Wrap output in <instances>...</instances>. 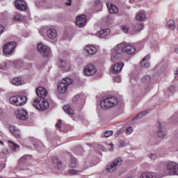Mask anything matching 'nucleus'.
<instances>
[{
    "label": "nucleus",
    "instance_id": "obj_31",
    "mask_svg": "<svg viewBox=\"0 0 178 178\" xmlns=\"http://www.w3.org/2000/svg\"><path fill=\"white\" fill-rule=\"evenodd\" d=\"M148 113L147 111H142L141 113H140L139 114H138L136 115V117L132 119V120H137L138 119H142V118H144V116H146V115Z\"/></svg>",
    "mask_w": 178,
    "mask_h": 178
},
{
    "label": "nucleus",
    "instance_id": "obj_41",
    "mask_svg": "<svg viewBox=\"0 0 178 178\" xmlns=\"http://www.w3.org/2000/svg\"><path fill=\"white\" fill-rule=\"evenodd\" d=\"M80 99V95H76L72 98V102L76 104Z\"/></svg>",
    "mask_w": 178,
    "mask_h": 178
},
{
    "label": "nucleus",
    "instance_id": "obj_51",
    "mask_svg": "<svg viewBox=\"0 0 178 178\" xmlns=\"http://www.w3.org/2000/svg\"><path fill=\"white\" fill-rule=\"evenodd\" d=\"M97 148H99V149H101V151H105V147L102 145H97Z\"/></svg>",
    "mask_w": 178,
    "mask_h": 178
},
{
    "label": "nucleus",
    "instance_id": "obj_7",
    "mask_svg": "<svg viewBox=\"0 0 178 178\" xmlns=\"http://www.w3.org/2000/svg\"><path fill=\"white\" fill-rule=\"evenodd\" d=\"M38 50L43 55L44 58L51 56V49L42 43H39L38 44Z\"/></svg>",
    "mask_w": 178,
    "mask_h": 178
},
{
    "label": "nucleus",
    "instance_id": "obj_32",
    "mask_svg": "<svg viewBox=\"0 0 178 178\" xmlns=\"http://www.w3.org/2000/svg\"><path fill=\"white\" fill-rule=\"evenodd\" d=\"M69 166L72 168H76L77 166V160H76L74 157L71 158L70 161Z\"/></svg>",
    "mask_w": 178,
    "mask_h": 178
},
{
    "label": "nucleus",
    "instance_id": "obj_25",
    "mask_svg": "<svg viewBox=\"0 0 178 178\" xmlns=\"http://www.w3.org/2000/svg\"><path fill=\"white\" fill-rule=\"evenodd\" d=\"M86 51L89 54V55H94V54H97V48L92 45L86 46Z\"/></svg>",
    "mask_w": 178,
    "mask_h": 178
},
{
    "label": "nucleus",
    "instance_id": "obj_13",
    "mask_svg": "<svg viewBox=\"0 0 178 178\" xmlns=\"http://www.w3.org/2000/svg\"><path fill=\"white\" fill-rule=\"evenodd\" d=\"M87 23V17L86 15H81L76 17V26L84 27Z\"/></svg>",
    "mask_w": 178,
    "mask_h": 178
},
{
    "label": "nucleus",
    "instance_id": "obj_6",
    "mask_svg": "<svg viewBox=\"0 0 178 178\" xmlns=\"http://www.w3.org/2000/svg\"><path fill=\"white\" fill-rule=\"evenodd\" d=\"M123 163V160L122 159L118 158L115 159L113 161L109 163L106 168V172H108V173H112L113 172H115L120 165Z\"/></svg>",
    "mask_w": 178,
    "mask_h": 178
},
{
    "label": "nucleus",
    "instance_id": "obj_15",
    "mask_svg": "<svg viewBox=\"0 0 178 178\" xmlns=\"http://www.w3.org/2000/svg\"><path fill=\"white\" fill-rule=\"evenodd\" d=\"M9 131L15 137V138H22V133L20 130L17 129L16 127L10 125L9 127Z\"/></svg>",
    "mask_w": 178,
    "mask_h": 178
},
{
    "label": "nucleus",
    "instance_id": "obj_26",
    "mask_svg": "<svg viewBox=\"0 0 178 178\" xmlns=\"http://www.w3.org/2000/svg\"><path fill=\"white\" fill-rule=\"evenodd\" d=\"M8 143L9 147L13 151H19V149H20V147L19 146V145H17L12 141L8 140Z\"/></svg>",
    "mask_w": 178,
    "mask_h": 178
},
{
    "label": "nucleus",
    "instance_id": "obj_9",
    "mask_svg": "<svg viewBox=\"0 0 178 178\" xmlns=\"http://www.w3.org/2000/svg\"><path fill=\"white\" fill-rule=\"evenodd\" d=\"M16 118L19 120H27L29 119V113L24 109H19L15 111Z\"/></svg>",
    "mask_w": 178,
    "mask_h": 178
},
{
    "label": "nucleus",
    "instance_id": "obj_5",
    "mask_svg": "<svg viewBox=\"0 0 178 178\" xmlns=\"http://www.w3.org/2000/svg\"><path fill=\"white\" fill-rule=\"evenodd\" d=\"M73 83V80L70 78H65L58 85V91L60 94H65L67 91L69 86Z\"/></svg>",
    "mask_w": 178,
    "mask_h": 178
},
{
    "label": "nucleus",
    "instance_id": "obj_42",
    "mask_svg": "<svg viewBox=\"0 0 178 178\" xmlns=\"http://www.w3.org/2000/svg\"><path fill=\"white\" fill-rule=\"evenodd\" d=\"M122 30L124 31V33H129V26H126V25H122L121 26Z\"/></svg>",
    "mask_w": 178,
    "mask_h": 178
},
{
    "label": "nucleus",
    "instance_id": "obj_20",
    "mask_svg": "<svg viewBox=\"0 0 178 178\" xmlns=\"http://www.w3.org/2000/svg\"><path fill=\"white\" fill-rule=\"evenodd\" d=\"M11 83L13 86H16L17 87H19V86H23L24 84V79L23 78L18 76V77H14L12 79Z\"/></svg>",
    "mask_w": 178,
    "mask_h": 178
},
{
    "label": "nucleus",
    "instance_id": "obj_37",
    "mask_svg": "<svg viewBox=\"0 0 178 178\" xmlns=\"http://www.w3.org/2000/svg\"><path fill=\"white\" fill-rule=\"evenodd\" d=\"M52 161L56 165H62V161H59V159H58L56 156L53 157Z\"/></svg>",
    "mask_w": 178,
    "mask_h": 178
},
{
    "label": "nucleus",
    "instance_id": "obj_35",
    "mask_svg": "<svg viewBox=\"0 0 178 178\" xmlns=\"http://www.w3.org/2000/svg\"><path fill=\"white\" fill-rule=\"evenodd\" d=\"M165 134H165V132L162 131V128L161 127H159V131L157 133L158 136L160 137V138H163Z\"/></svg>",
    "mask_w": 178,
    "mask_h": 178
},
{
    "label": "nucleus",
    "instance_id": "obj_48",
    "mask_svg": "<svg viewBox=\"0 0 178 178\" xmlns=\"http://www.w3.org/2000/svg\"><path fill=\"white\" fill-rule=\"evenodd\" d=\"M113 80H114V81H115V83H120V81H121V79H120V76H115L113 79Z\"/></svg>",
    "mask_w": 178,
    "mask_h": 178
},
{
    "label": "nucleus",
    "instance_id": "obj_61",
    "mask_svg": "<svg viewBox=\"0 0 178 178\" xmlns=\"http://www.w3.org/2000/svg\"><path fill=\"white\" fill-rule=\"evenodd\" d=\"M0 178H2V177H0Z\"/></svg>",
    "mask_w": 178,
    "mask_h": 178
},
{
    "label": "nucleus",
    "instance_id": "obj_59",
    "mask_svg": "<svg viewBox=\"0 0 178 178\" xmlns=\"http://www.w3.org/2000/svg\"><path fill=\"white\" fill-rule=\"evenodd\" d=\"M0 115H3V110L0 108Z\"/></svg>",
    "mask_w": 178,
    "mask_h": 178
},
{
    "label": "nucleus",
    "instance_id": "obj_19",
    "mask_svg": "<svg viewBox=\"0 0 178 178\" xmlns=\"http://www.w3.org/2000/svg\"><path fill=\"white\" fill-rule=\"evenodd\" d=\"M47 34L50 40H56L58 38V32L56 31V29H54L47 30Z\"/></svg>",
    "mask_w": 178,
    "mask_h": 178
},
{
    "label": "nucleus",
    "instance_id": "obj_10",
    "mask_svg": "<svg viewBox=\"0 0 178 178\" xmlns=\"http://www.w3.org/2000/svg\"><path fill=\"white\" fill-rule=\"evenodd\" d=\"M83 73L85 76H94L97 73V68L94 65L89 64L84 68Z\"/></svg>",
    "mask_w": 178,
    "mask_h": 178
},
{
    "label": "nucleus",
    "instance_id": "obj_44",
    "mask_svg": "<svg viewBox=\"0 0 178 178\" xmlns=\"http://www.w3.org/2000/svg\"><path fill=\"white\" fill-rule=\"evenodd\" d=\"M150 58V55H147L142 59L141 62H147V60H149Z\"/></svg>",
    "mask_w": 178,
    "mask_h": 178
},
{
    "label": "nucleus",
    "instance_id": "obj_52",
    "mask_svg": "<svg viewBox=\"0 0 178 178\" xmlns=\"http://www.w3.org/2000/svg\"><path fill=\"white\" fill-rule=\"evenodd\" d=\"M3 30H5V27L0 24V35L3 33Z\"/></svg>",
    "mask_w": 178,
    "mask_h": 178
},
{
    "label": "nucleus",
    "instance_id": "obj_22",
    "mask_svg": "<svg viewBox=\"0 0 178 178\" xmlns=\"http://www.w3.org/2000/svg\"><path fill=\"white\" fill-rule=\"evenodd\" d=\"M123 66H124V64L123 63H118L115 64L113 67V73H114V74H118V73H120V72H122V70L123 69Z\"/></svg>",
    "mask_w": 178,
    "mask_h": 178
},
{
    "label": "nucleus",
    "instance_id": "obj_34",
    "mask_svg": "<svg viewBox=\"0 0 178 178\" xmlns=\"http://www.w3.org/2000/svg\"><path fill=\"white\" fill-rule=\"evenodd\" d=\"M33 106L36 109H38L39 105H40V100L38 99H34L33 103H32Z\"/></svg>",
    "mask_w": 178,
    "mask_h": 178
},
{
    "label": "nucleus",
    "instance_id": "obj_11",
    "mask_svg": "<svg viewBox=\"0 0 178 178\" xmlns=\"http://www.w3.org/2000/svg\"><path fill=\"white\" fill-rule=\"evenodd\" d=\"M140 83L145 87V91H148L151 86V76L149 75H145L140 79Z\"/></svg>",
    "mask_w": 178,
    "mask_h": 178
},
{
    "label": "nucleus",
    "instance_id": "obj_46",
    "mask_svg": "<svg viewBox=\"0 0 178 178\" xmlns=\"http://www.w3.org/2000/svg\"><path fill=\"white\" fill-rule=\"evenodd\" d=\"M119 143H120V147H126V145H127V143H126V142H124L123 140H120Z\"/></svg>",
    "mask_w": 178,
    "mask_h": 178
},
{
    "label": "nucleus",
    "instance_id": "obj_8",
    "mask_svg": "<svg viewBox=\"0 0 178 178\" xmlns=\"http://www.w3.org/2000/svg\"><path fill=\"white\" fill-rule=\"evenodd\" d=\"M16 47H17V43L15 42H8L3 47V52L6 55H10Z\"/></svg>",
    "mask_w": 178,
    "mask_h": 178
},
{
    "label": "nucleus",
    "instance_id": "obj_27",
    "mask_svg": "<svg viewBox=\"0 0 178 178\" xmlns=\"http://www.w3.org/2000/svg\"><path fill=\"white\" fill-rule=\"evenodd\" d=\"M23 17L20 15V13H15L13 17V22H22Z\"/></svg>",
    "mask_w": 178,
    "mask_h": 178
},
{
    "label": "nucleus",
    "instance_id": "obj_1",
    "mask_svg": "<svg viewBox=\"0 0 178 178\" xmlns=\"http://www.w3.org/2000/svg\"><path fill=\"white\" fill-rule=\"evenodd\" d=\"M122 52H124L128 55H132L136 52V47L130 43L122 42L111 50V62H118L122 58Z\"/></svg>",
    "mask_w": 178,
    "mask_h": 178
},
{
    "label": "nucleus",
    "instance_id": "obj_16",
    "mask_svg": "<svg viewBox=\"0 0 178 178\" xmlns=\"http://www.w3.org/2000/svg\"><path fill=\"white\" fill-rule=\"evenodd\" d=\"M106 6L108 7L109 13L116 15V13H119V8L116 7V6H115L113 3L111 2H107Z\"/></svg>",
    "mask_w": 178,
    "mask_h": 178
},
{
    "label": "nucleus",
    "instance_id": "obj_12",
    "mask_svg": "<svg viewBox=\"0 0 178 178\" xmlns=\"http://www.w3.org/2000/svg\"><path fill=\"white\" fill-rule=\"evenodd\" d=\"M15 8L18 9V10L24 11L27 10V4L24 0H16Z\"/></svg>",
    "mask_w": 178,
    "mask_h": 178
},
{
    "label": "nucleus",
    "instance_id": "obj_40",
    "mask_svg": "<svg viewBox=\"0 0 178 178\" xmlns=\"http://www.w3.org/2000/svg\"><path fill=\"white\" fill-rule=\"evenodd\" d=\"M140 65L142 67H149V63H145V61H140Z\"/></svg>",
    "mask_w": 178,
    "mask_h": 178
},
{
    "label": "nucleus",
    "instance_id": "obj_21",
    "mask_svg": "<svg viewBox=\"0 0 178 178\" xmlns=\"http://www.w3.org/2000/svg\"><path fill=\"white\" fill-rule=\"evenodd\" d=\"M111 34V29H102L99 32H97V35L99 38H105V37H108Z\"/></svg>",
    "mask_w": 178,
    "mask_h": 178
},
{
    "label": "nucleus",
    "instance_id": "obj_57",
    "mask_svg": "<svg viewBox=\"0 0 178 178\" xmlns=\"http://www.w3.org/2000/svg\"><path fill=\"white\" fill-rule=\"evenodd\" d=\"M0 169H5V163L0 162Z\"/></svg>",
    "mask_w": 178,
    "mask_h": 178
},
{
    "label": "nucleus",
    "instance_id": "obj_47",
    "mask_svg": "<svg viewBox=\"0 0 178 178\" xmlns=\"http://www.w3.org/2000/svg\"><path fill=\"white\" fill-rule=\"evenodd\" d=\"M26 159H27V156H23L22 157L20 158L19 162H26Z\"/></svg>",
    "mask_w": 178,
    "mask_h": 178
},
{
    "label": "nucleus",
    "instance_id": "obj_29",
    "mask_svg": "<svg viewBox=\"0 0 178 178\" xmlns=\"http://www.w3.org/2000/svg\"><path fill=\"white\" fill-rule=\"evenodd\" d=\"M9 155V150L8 149L4 148L0 152V158H6Z\"/></svg>",
    "mask_w": 178,
    "mask_h": 178
},
{
    "label": "nucleus",
    "instance_id": "obj_17",
    "mask_svg": "<svg viewBox=\"0 0 178 178\" xmlns=\"http://www.w3.org/2000/svg\"><path fill=\"white\" fill-rule=\"evenodd\" d=\"M36 94L39 98H45L48 95V92L45 88L39 87L36 89Z\"/></svg>",
    "mask_w": 178,
    "mask_h": 178
},
{
    "label": "nucleus",
    "instance_id": "obj_49",
    "mask_svg": "<svg viewBox=\"0 0 178 178\" xmlns=\"http://www.w3.org/2000/svg\"><path fill=\"white\" fill-rule=\"evenodd\" d=\"M174 74H175V79L176 80H178V68L175 71Z\"/></svg>",
    "mask_w": 178,
    "mask_h": 178
},
{
    "label": "nucleus",
    "instance_id": "obj_33",
    "mask_svg": "<svg viewBox=\"0 0 178 178\" xmlns=\"http://www.w3.org/2000/svg\"><path fill=\"white\" fill-rule=\"evenodd\" d=\"M81 173V170H70L68 172V175L70 176H76V175H80Z\"/></svg>",
    "mask_w": 178,
    "mask_h": 178
},
{
    "label": "nucleus",
    "instance_id": "obj_56",
    "mask_svg": "<svg viewBox=\"0 0 178 178\" xmlns=\"http://www.w3.org/2000/svg\"><path fill=\"white\" fill-rule=\"evenodd\" d=\"M6 15H8V12L4 11L1 14V17H5V16H6Z\"/></svg>",
    "mask_w": 178,
    "mask_h": 178
},
{
    "label": "nucleus",
    "instance_id": "obj_53",
    "mask_svg": "<svg viewBox=\"0 0 178 178\" xmlns=\"http://www.w3.org/2000/svg\"><path fill=\"white\" fill-rule=\"evenodd\" d=\"M108 151H113V144L111 143L108 145Z\"/></svg>",
    "mask_w": 178,
    "mask_h": 178
},
{
    "label": "nucleus",
    "instance_id": "obj_36",
    "mask_svg": "<svg viewBox=\"0 0 178 178\" xmlns=\"http://www.w3.org/2000/svg\"><path fill=\"white\" fill-rule=\"evenodd\" d=\"M168 27L171 30H175V22L173 20H170L168 22Z\"/></svg>",
    "mask_w": 178,
    "mask_h": 178
},
{
    "label": "nucleus",
    "instance_id": "obj_45",
    "mask_svg": "<svg viewBox=\"0 0 178 178\" xmlns=\"http://www.w3.org/2000/svg\"><path fill=\"white\" fill-rule=\"evenodd\" d=\"M133 133V127H129L127 129V134H131Z\"/></svg>",
    "mask_w": 178,
    "mask_h": 178
},
{
    "label": "nucleus",
    "instance_id": "obj_54",
    "mask_svg": "<svg viewBox=\"0 0 178 178\" xmlns=\"http://www.w3.org/2000/svg\"><path fill=\"white\" fill-rule=\"evenodd\" d=\"M65 5L66 6H70V5H72V0H67Z\"/></svg>",
    "mask_w": 178,
    "mask_h": 178
},
{
    "label": "nucleus",
    "instance_id": "obj_23",
    "mask_svg": "<svg viewBox=\"0 0 178 178\" xmlns=\"http://www.w3.org/2000/svg\"><path fill=\"white\" fill-rule=\"evenodd\" d=\"M58 66L59 67H61V69H64V70L67 72V70H70V63L60 60Z\"/></svg>",
    "mask_w": 178,
    "mask_h": 178
},
{
    "label": "nucleus",
    "instance_id": "obj_28",
    "mask_svg": "<svg viewBox=\"0 0 178 178\" xmlns=\"http://www.w3.org/2000/svg\"><path fill=\"white\" fill-rule=\"evenodd\" d=\"M63 110L66 113H67V115H74V111H73V109H72L69 106H65L63 107Z\"/></svg>",
    "mask_w": 178,
    "mask_h": 178
},
{
    "label": "nucleus",
    "instance_id": "obj_24",
    "mask_svg": "<svg viewBox=\"0 0 178 178\" xmlns=\"http://www.w3.org/2000/svg\"><path fill=\"white\" fill-rule=\"evenodd\" d=\"M145 11H139L136 14V20L138 22H144L145 20Z\"/></svg>",
    "mask_w": 178,
    "mask_h": 178
},
{
    "label": "nucleus",
    "instance_id": "obj_39",
    "mask_svg": "<svg viewBox=\"0 0 178 178\" xmlns=\"http://www.w3.org/2000/svg\"><path fill=\"white\" fill-rule=\"evenodd\" d=\"M113 131H106L104 133V137L106 138H108V137H111V136H113Z\"/></svg>",
    "mask_w": 178,
    "mask_h": 178
},
{
    "label": "nucleus",
    "instance_id": "obj_2",
    "mask_svg": "<svg viewBox=\"0 0 178 178\" xmlns=\"http://www.w3.org/2000/svg\"><path fill=\"white\" fill-rule=\"evenodd\" d=\"M161 177L165 176H175L178 175V164L173 161H168L161 170Z\"/></svg>",
    "mask_w": 178,
    "mask_h": 178
},
{
    "label": "nucleus",
    "instance_id": "obj_55",
    "mask_svg": "<svg viewBox=\"0 0 178 178\" xmlns=\"http://www.w3.org/2000/svg\"><path fill=\"white\" fill-rule=\"evenodd\" d=\"M77 150L81 151V154L83 152V148H81V147H76L75 149L76 152H77V154H80V152H78Z\"/></svg>",
    "mask_w": 178,
    "mask_h": 178
},
{
    "label": "nucleus",
    "instance_id": "obj_38",
    "mask_svg": "<svg viewBox=\"0 0 178 178\" xmlns=\"http://www.w3.org/2000/svg\"><path fill=\"white\" fill-rule=\"evenodd\" d=\"M149 158L152 160V161H155V159H156V158H158V156L156 155V154L155 153H151L148 154Z\"/></svg>",
    "mask_w": 178,
    "mask_h": 178
},
{
    "label": "nucleus",
    "instance_id": "obj_14",
    "mask_svg": "<svg viewBox=\"0 0 178 178\" xmlns=\"http://www.w3.org/2000/svg\"><path fill=\"white\" fill-rule=\"evenodd\" d=\"M161 177H162L159 176V175L151 171H147V172H143L140 176V178H161Z\"/></svg>",
    "mask_w": 178,
    "mask_h": 178
},
{
    "label": "nucleus",
    "instance_id": "obj_43",
    "mask_svg": "<svg viewBox=\"0 0 178 178\" xmlns=\"http://www.w3.org/2000/svg\"><path fill=\"white\" fill-rule=\"evenodd\" d=\"M168 91L170 94H173V92H175V86H170L168 88Z\"/></svg>",
    "mask_w": 178,
    "mask_h": 178
},
{
    "label": "nucleus",
    "instance_id": "obj_60",
    "mask_svg": "<svg viewBox=\"0 0 178 178\" xmlns=\"http://www.w3.org/2000/svg\"><path fill=\"white\" fill-rule=\"evenodd\" d=\"M175 51H176V52H178V49H175Z\"/></svg>",
    "mask_w": 178,
    "mask_h": 178
},
{
    "label": "nucleus",
    "instance_id": "obj_18",
    "mask_svg": "<svg viewBox=\"0 0 178 178\" xmlns=\"http://www.w3.org/2000/svg\"><path fill=\"white\" fill-rule=\"evenodd\" d=\"M49 108V103L47 99H40V105L38 106V111H45Z\"/></svg>",
    "mask_w": 178,
    "mask_h": 178
},
{
    "label": "nucleus",
    "instance_id": "obj_50",
    "mask_svg": "<svg viewBox=\"0 0 178 178\" xmlns=\"http://www.w3.org/2000/svg\"><path fill=\"white\" fill-rule=\"evenodd\" d=\"M60 124H62V120H58V122L56 124V127H58V129H60Z\"/></svg>",
    "mask_w": 178,
    "mask_h": 178
},
{
    "label": "nucleus",
    "instance_id": "obj_3",
    "mask_svg": "<svg viewBox=\"0 0 178 178\" xmlns=\"http://www.w3.org/2000/svg\"><path fill=\"white\" fill-rule=\"evenodd\" d=\"M118 105V98L115 96H104L100 99V106L103 109L114 108Z\"/></svg>",
    "mask_w": 178,
    "mask_h": 178
},
{
    "label": "nucleus",
    "instance_id": "obj_30",
    "mask_svg": "<svg viewBox=\"0 0 178 178\" xmlns=\"http://www.w3.org/2000/svg\"><path fill=\"white\" fill-rule=\"evenodd\" d=\"M143 29H144V24L143 23L136 24L134 26V31H136V33L141 31Z\"/></svg>",
    "mask_w": 178,
    "mask_h": 178
},
{
    "label": "nucleus",
    "instance_id": "obj_58",
    "mask_svg": "<svg viewBox=\"0 0 178 178\" xmlns=\"http://www.w3.org/2000/svg\"><path fill=\"white\" fill-rule=\"evenodd\" d=\"M0 148H3V142L0 140Z\"/></svg>",
    "mask_w": 178,
    "mask_h": 178
},
{
    "label": "nucleus",
    "instance_id": "obj_4",
    "mask_svg": "<svg viewBox=\"0 0 178 178\" xmlns=\"http://www.w3.org/2000/svg\"><path fill=\"white\" fill-rule=\"evenodd\" d=\"M9 102L12 105L22 106L27 102V97L26 96H11L9 98Z\"/></svg>",
    "mask_w": 178,
    "mask_h": 178
}]
</instances>
